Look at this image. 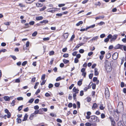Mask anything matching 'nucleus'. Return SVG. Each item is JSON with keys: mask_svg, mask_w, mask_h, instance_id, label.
Masks as SVG:
<instances>
[{"mask_svg": "<svg viewBox=\"0 0 126 126\" xmlns=\"http://www.w3.org/2000/svg\"><path fill=\"white\" fill-rule=\"evenodd\" d=\"M105 63L106 64V69L107 72H110L111 70L110 63L108 60H106Z\"/></svg>", "mask_w": 126, "mask_h": 126, "instance_id": "nucleus-1", "label": "nucleus"}, {"mask_svg": "<svg viewBox=\"0 0 126 126\" xmlns=\"http://www.w3.org/2000/svg\"><path fill=\"white\" fill-rule=\"evenodd\" d=\"M90 122H98L99 121V118L95 116H91L90 119L89 120Z\"/></svg>", "mask_w": 126, "mask_h": 126, "instance_id": "nucleus-2", "label": "nucleus"}, {"mask_svg": "<svg viewBox=\"0 0 126 126\" xmlns=\"http://www.w3.org/2000/svg\"><path fill=\"white\" fill-rule=\"evenodd\" d=\"M73 92H74L73 94V99L75 100L76 99V94L78 93L79 90L78 89H76L75 87H74L73 89Z\"/></svg>", "mask_w": 126, "mask_h": 126, "instance_id": "nucleus-3", "label": "nucleus"}, {"mask_svg": "<svg viewBox=\"0 0 126 126\" xmlns=\"http://www.w3.org/2000/svg\"><path fill=\"white\" fill-rule=\"evenodd\" d=\"M105 95L106 98H108L110 96L109 91L108 88H106L105 89Z\"/></svg>", "mask_w": 126, "mask_h": 126, "instance_id": "nucleus-4", "label": "nucleus"}, {"mask_svg": "<svg viewBox=\"0 0 126 126\" xmlns=\"http://www.w3.org/2000/svg\"><path fill=\"white\" fill-rule=\"evenodd\" d=\"M57 8H51L47 9V11L52 13H54L57 11Z\"/></svg>", "mask_w": 126, "mask_h": 126, "instance_id": "nucleus-5", "label": "nucleus"}, {"mask_svg": "<svg viewBox=\"0 0 126 126\" xmlns=\"http://www.w3.org/2000/svg\"><path fill=\"white\" fill-rule=\"evenodd\" d=\"M4 111L7 114V118H10L11 117V114L10 112H9L8 110L7 109H6Z\"/></svg>", "mask_w": 126, "mask_h": 126, "instance_id": "nucleus-6", "label": "nucleus"}, {"mask_svg": "<svg viewBox=\"0 0 126 126\" xmlns=\"http://www.w3.org/2000/svg\"><path fill=\"white\" fill-rule=\"evenodd\" d=\"M118 54L117 53H114L112 55V58L113 59L116 60L118 58Z\"/></svg>", "mask_w": 126, "mask_h": 126, "instance_id": "nucleus-7", "label": "nucleus"}, {"mask_svg": "<svg viewBox=\"0 0 126 126\" xmlns=\"http://www.w3.org/2000/svg\"><path fill=\"white\" fill-rule=\"evenodd\" d=\"M118 36L117 34H114L113 36L110 40V41H114L116 39Z\"/></svg>", "mask_w": 126, "mask_h": 126, "instance_id": "nucleus-8", "label": "nucleus"}, {"mask_svg": "<svg viewBox=\"0 0 126 126\" xmlns=\"http://www.w3.org/2000/svg\"><path fill=\"white\" fill-rule=\"evenodd\" d=\"M98 36H96L95 37H93L91 40L88 41V42H89L91 41H96L98 38Z\"/></svg>", "mask_w": 126, "mask_h": 126, "instance_id": "nucleus-9", "label": "nucleus"}, {"mask_svg": "<svg viewBox=\"0 0 126 126\" xmlns=\"http://www.w3.org/2000/svg\"><path fill=\"white\" fill-rule=\"evenodd\" d=\"M123 103L122 102H120L118 103L117 108H119L120 106L121 108H123Z\"/></svg>", "mask_w": 126, "mask_h": 126, "instance_id": "nucleus-10", "label": "nucleus"}, {"mask_svg": "<svg viewBox=\"0 0 126 126\" xmlns=\"http://www.w3.org/2000/svg\"><path fill=\"white\" fill-rule=\"evenodd\" d=\"M3 98L6 101H8L10 100V97L9 96H4L3 97Z\"/></svg>", "mask_w": 126, "mask_h": 126, "instance_id": "nucleus-11", "label": "nucleus"}, {"mask_svg": "<svg viewBox=\"0 0 126 126\" xmlns=\"http://www.w3.org/2000/svg\"><path fill=\"white\" fill-rule=\"evenodd\" d=\"M97 70L98 69L97 68H94V75L95 76H97L99 74V72Z\"/></svg>", "mask_w": 126, "mask_h": 126, "instance_id": "nucleus-12", "label": "nucleus"}, {"mask_svg": "<svg viewBox=\"0 0 126 126\" xmlns=\"http://www.w3.org/2000/svg\"><path fill=\"white\" fill-rule=\"evenodd\" d=\"M97 105L96 103H94L92 107V109L93 110L96 109L97 108Z\"/></svg>", "mask_w": 126, "mask_h": 126, "instance_id": "nucleus-13", "label": "nucleus"}, {"mask_svg": "<svg viewBox=\"0 0 126 126\" xmlns=\"http://www.w3.org/2000/svg\"><path fill=\"white\" fill-rule=\"evenodd\" d=\"M41 110V109H40L39 110H35L34 111V113H34V114L35 115L38 114V113L39 114H41V113L39 111Z\"/></svg>", "mask_w": 126, "mask_h": 126, "instance_id": "nucleus-14", "label": "nucleus"}, {"mask_svg": "<svg viewBox=\"0 0 126 126\" xmlns=\"http://www.w3.org/2000/svg\"><path fill=\"white\" fill-rule=\"evenodd\" d=\"M43 17L42 16H39L36 17V19L37 20H41L43 19Z\"/></svg>", "mask_w": 126, "mask_h": 126, "instance_id": "nucleus-15", "label": "nucleus"}, {"mask_svg": "<svg viewBox=\"0 0 126 126\" xmlns=\"http://www.w3.org/2000/svg\"><path fill=\"white\" fill-rule=\"evenodd\" d=\"M82 80L81 79L78 81L77 84L79 86H80L82 84Z\"/></svg>", "mask_w": 126, "mask_h": 126, "instance_id": "nucleus-16", "label": "nucleus"}, {"mask_svg": "<svg viewBox=\"0 0 126 126\" xmlns=\"http://www.w3.org/2000/svg\"><path fill=\"white\" fill-rule=\"evenodd\" d=\"M125 117H122L123 120L124 122L125 125L126 126V115H125Z\"/></svg>", "mask_w": 126, "mask_h": 126, "instance_id": "nucleus-17", "label": "nucleus"}, {"mask_svg": "<svg viewBox=\"0 0 126 126\" xmlns=\"http://www.w3.org/2000/svg\"><path fill=\"white\" fill-rule=\"evenodd\" d=\"M104 16H99L98 17H95V19L96 20H97L103 18H104Z\"/></svg>", "mask_w": 126, "mask_h": 126, "instance_id": "nucleus-18", "label": "nucleus"}, {"mask_svg": "<svg viewBox=\"0 0 126 126\" xmlns=\"http://www.w3.org/2000/svg\"><path fill=\"white\" fill-rule=\"evenodd\" d=\"M35 115L34 113H32V114L30 117L29 119L30 120H32L33 119V118L34 117Z\"/></svg>", "mask_w": 126, "mask_h": 126, "instance_id": "nucleus-19", "label": "nucleus"}, {"mask_svg": "<svg viewBox=\"0 0 126 126\" xmlns=\"http://www.w3.org/2000/svg\"><path fill=\"white\" fill-rule=\"evenodd\" d=\"M90 38H88L87 37H85L83 38V41L86 43L87 42V40Z\"/></svg>", "mask_w": 126, "mask_h": 126, "instance_id": "nucleus-20", "label": "nucleus"}, {"mask_svg": "<svg viewBox=\"0 0 126 126\" xmlns=\"http://www.w3.org/2000/svg\"><path fill=\"white\" fill-rule=\"evenodd\" d=\"M111 56V55L110 53H108L106 55V58L107 59H109L110 57Z\"/></svg>", "mask_w": 126, "mask_h": 126, "instance_id": "nucleus-21", "label": "nucleus"}, {"mask_svg": "<svg viewBox=\"0 0 126 126\" xmlns=\"http://www.w3.org/2000/svg\"><path fill=\"white\" fill-rule=\"evenodd\" d=\"M28 117V116L27 115V114H26L24 116V119L22 120V121H24L27 120Z\"/></svg>", "mask_w": 126, "mask_h": 126, "instance_id": "nucleus-22", "label": "nucleus"}, {"mask_svg": "<svg viewBox=\"0 0 126 126\" xmlns=\"http://www.w3.org/2000/svg\"><path fill=\"white\" fill-rule=\"evenodd\" d=\"M48 22V21L47 20H43V21H41L40 22V23H46Z\"/></svg>", "mask_w": 126, "mask_h": 126, "instance_id": "nucleus-23", "label": "nucleus"}, {"mask_svg": "<svg viewBox=\"0 0 126 126\" xmlns=\"http://www.w3.org/2000/svg\"><path fill=\"white\" fill-rule=\"evenodd\" d=\"M121 46L120 44H118L115 47V48L116 49H119L121 48Z\"/></svg>", "mask_w": 126, "mask_h": 126, "instance_id": "nucleus-24", "label": "nucleus"}, {"mask_svg": "<svg viewBox=\"0 0 126 126\" xmlns=\"http://www.w3.org/2000/svg\"><path fill=\"white\" fill-rule=\"evenodd\" d=\"M83 22L82 21H79L78 23H77L76 25L77 26H79L81 24H83Z\"/></svg>", "mask_w": 126, "mask_h": 126, "instance_id": "nucleus-25", "label": "nucleus"}, {"mask_svg": "<svg viewBox=\"0 0 126 126\" xmlns=\"http://www.w3.org/2000/svg\"><path fill=\"white\" fill-rule=\"evenodd\" d=\"M35 0H26V3H31L32 2Z\"/></svg>", "mask_w": 126, "mask_h": 126, "instance_id": "nucleus-26", "label": "nucleus"}, {"mask_svg": "<svg viewBox=\"0 0 126 126\" xmlns=\"http://www.w3.org/2000/svg\"><path fill=\"white\" fill-rule=\"evenodd\" d=\"M63 35L64 36V37L65 38H67L68 36V33H64Z\"/></svg>", "mask_w": 126, "mask_h": 126, "instance_id": "nucleus-27", "label": "nucleus"}, {"mask_svg": "<svg viewBox=\"0 0 126 126\" xmlns=\"http://www.w3.org/2000/svg\"><path fill=\"white\" fill-rule=\"evenodd\" d=\"M11 23L10 22H7L4 23V24L6 26H9Z\"/></svg>", "mask_w": 126, "mask_h": 126, "instance_id": "nucleus-28", "label": "nucleus"}, {"mask_svg": "<svg viewBox=\"0 0 126 126\" xmlns=\"http://www.w3.org/2000/svg\"><path fill=\"white\" fill-rule=\"evenodd\" d=\"M63 62L64 63H68L69 61V60H66L65 59H63Z\"/></svg>", "mask_w": 126, "mask_h": 126, "instance_id": "nucleus-29", "label": "nucleus"}, {"mask_svg": "<svg viewBox=\"0 0 126 126\" xmlns=\"http://www.w3.org/2000/svg\"><path fill=\"white\" fill-rule=\"evenodd\" d=\"M36 6L38 7H41L42 6V4H41L39 3H36Z\"/></svg>", "mask_w": 126, "mask_h": 126, "instance_id": "nucleus-30", "label": "nucleus"}, {"mask_svg": "<svg viewBox=\"0 0 126 126\" xmlns=\"http://www.w3.org/2000/svg\"><path fill=\"white\" fill-rule=\"evenodd\" d=\"M105 24V23L102 21H101L100 23H98V24L99 26L104 25Z\"/></svg>", "mask_w": 126, "mask_h": 126, "instance_id": "nucleus-31", "label": "nucleus"}, {"mask_svg": "<svg viewBox=\"0 0 126 126\" xmlns=\"http://www.w3.org/2000/svg\"><path fill=\"white\" fill-rule=\"evenodd\" d=\"M46 75L45 74H43L41 77V79L42 80H45L44 79L45 78Z\"/></svg>", "mask_w": 126, "mask_h": 126, "instance_id": "nucleus-32", "label": "nucleus"}, {"mask_svg": "<svg viewBox=\"0 0 126 126\" xmlns=\"http://www.w3.org/2000/svg\"><path fill=\"white\" fill-rule=\"evenodd\" d=\"M63 78H61L60 77H58L56 79V81H58L59 80H61L62 79H63Z\"/></svg>", "mask_w": 126, "mask_h": 126, "instance_id": "nucleus-33", "label": "nucleus"}, {"mask_svg": "<svg viewBox=\"0 0 126 126\" xmlns=\"http://www.w3.org/2000/svg\"><path fill=\"white\" fill-rule=\"evenodd\" d=\"M37 34V32L35 31L32 34V36H35Z\"/></svg>", "mask_w": 126, "mask_h": 126, "instance_id": "nucleus-34", "label": "nucleus"}, {"mask_svg": "<svg viewBox=\"0 0 126 126\" xmlns=\"http://www.w3.org/2000/svg\"><path fill=\"white\" fill-rule=\"evenodd\" d=\"M19 6L22 7H25V6L24 4L22 3H20L19 4Z\"/></svg>", "mask_w": 126, "mask_h": 126, "instance_id": "nucleus-35", "label": "nucleus"}, {"mask_svg": "<svg viewBox=\"0 0 126 126\" xmlns=\"http://www.w3.org/2000/svg\"><path fill=\"white\" fill-rule=\"evenodd\" d=\"M46 8V6H44L43 7V8L40 9V11H44V10Z\"/></svg>", "mask_w": 126, "mask_h": 126, "instance_id": "nucleus-36", "label": "nucleus"}, {"mask_svg": "<svg viewBox=\"0 0 126 126\" xmlns=\"http://www.w3.org/2000/svg\"><path fill=\"white\" fill-rule=\"evenodd\" d=\"M17 99L18 100H22L23 99V98L22 97H19L17 98Z\"/></svg>", "mask_w": 126, "mask_h": 126, "instance_id": "nucleus-37", "label": "nucleus"}, {"mask_svg": "<svg viewBox=\"0 0 126 126\" xmlns=\"http://www.w3.org/2000/svg\"><path fill=\"white\" fill-rule=\"evenodd\" d=\"M80 46L79 44L78 45L76 46V47L74 48V50H76Z\"/></svg>", "mask_w": 126, "mask_h": 126, "instance_id": "nucleus-38", "label": "nucleus"}, {"mask_svg": "<svg viewBox=\"0 0 126 126\" xmlns=\"http://www.w3.org/2000/svg\"><path fill=\"white\" fill-rule=\"evenodd\" d=\"M16 101L15 100H13L12 102L11 103V106H14L15 105V102Z\"/></svg>", "mask_w": 126, "mask_h": 126, "instance_id": "nucleus-39", "label": "nucleus"}, {"mask_svg": "<svg viewBox=\"0 0 126 126\" xmlns=\"http://www.w3.org/2000/svg\"><path fill=\"white\" fill-rule=\"evenodd\" d=\"M101 118L102 119L104 118L105 117V115L103 113H102L101 114Z\"/></svg>", "mask_w": 126, "mask_h": 126, "instance_id": "nucleus-40", "label": "nucleus"}, {"mask_svg": "<svg viewBox=\"0 0 126 126\" xmlns=\"http://www.w3.org/2000/svg\"><path fill=\"white\" fill-rule=\"evenodd\" d=\"M34 99L33 98L31 99L28 101V102L30 103H32L34 101Z\"/></svg>", "mask_w": 126, "mask_h": 126, "instance_id": "nucleus-41", "label": "nucleus"}, {"mask_svg": "<svg viewBox=\"0 0 126 126\" xmlns=\"http://www.w3.org/2000/svg\"><path fill=\"white\" fill-rule=\"evenodd\" d=\"M23 105H21V106H19L18 108V111H20L22 110L23 108Z\"/></svg>", "mask_w": 126, "mask_h": 126, "instance_id": "nucleus-42", "label": "nucleus"}, {"mask_svg": "<svg viewBox=\"0 0 126 126\" xmlns=\"http://www.w3.org/2000/svg\"><path fill=\"white\" fill-rule=\"evenodd\" d=\"M77 105L78 106V108H79L80 107V102L79 101H77Z\"/></svg>", "mask_w": 126, "mask_h": 126, "instance_id": "nucleus-43", "label": "nucleus"}, {"mask_svg": "<svg viewBox=\"0 0 126 126\" xmlns=\"http://www.w3.org/2000/svg\"><path fill=\"white\" fill-rule=\"evenodd\" d=\"M68 56H69L68 54L67 53V54H64L63 55V56L64 57L66 58V57H68Z\"/></svg>", "mask_w": 126, "mask_h": 126, "instance_id": "nucleus-44", "label": "nucleus"}, {"mask_svg": "<svg viewBox=\"0 0 126 126\" xmlns=\"http://www.w3.org/2000/svg\"><path fill=\"white\" fill-rule=\"evenodd\" d=\"M100 109L102 110H103L104 109V107H103V105H101L99 107Z\"/></svg>", "mask_w": 126, "mask_h": 126, "instance_id": "nucleus-45", "label": "nucleus"}, {"mask_svg": "<svg viewBox=\"0 0 126 126\" xmlns=\"http://www.w3.org/2000/svg\"><path fill=\"white\" fill-rule=\"evenodd\" d=\"M79 62V60L77 58H76L74 59V62L75 63H77Z\"/></svg>", "mask_w": 126, "mask_h": 126, "instance_id": "nucleus-46", "label": "nucleus"}, {"mask_svg": "<svg viewBox=\"0 0 126 126\" xmlns=\"http://www.w3.org/2000/svg\"><path fill=\"white\" fill-rule=\"evenodd\" d=\"M10 56L12 57V58L14 60H15L16 59V58L15 56H13L12 55H10Z\"/></svg>", "mask_w": 126, "mask_h": 126, "instance_id": "nucleus-47", "label": "nucleus"}, {"mask_svg": "<svg viewBox=\"0 0 126 126\" xmlns=\"http://www.w3.org/2000/svg\"><path fill=\"white\" fill-rule=\"evenodd\" d=\"M27 61H24L22 63V65L23 66H24L27 64Z\"/></svg>", "mask_w": 126, "mask_h": 126, "instance_id": "nucleus-48", "label": "nucleus"}, {"mask_svg": "<svg viewBox=\"0 0 126 126\" xmlns=\"http://www.w3.org/2000/svg\"><path fill=\"white\" fill-rule=\"evenodd\" d=\"M49 39V38L48 37L47 38H43V40L44 41H46L47 40H48Z\"/></svg>", "mask_w": 126, "mask_h": 126, "instance_id": "nucleus-49", "label": "nucleus"}, {"mask_svg": "<svg viewBox=\"0 0 126 126\" xmlns=\"http://www.w3.org/2000/svg\"><path fill=\"white\" fill-rule=\"evenodd\" d=\"M85 125L86 126H91L92 125L89 123H87L85 124Z\"/></svg>", "mask_w": 126, "mask_h": 126, "instance_id": "nucleus-50", "label": "nucleus"}, {"mask_svg": "<svg viewBox=\"0 0 126 126\" xmlns=\"http://www.w3.org/2000/svg\"><path fill=\"white\" fill-rule=\"evenodd\" d=\"M43 81L41 83V85H42L45 84V82H46V80H42Z\"/></svg>", "mask_w": 126, "mask_h": 126, "instance_id": "nucleus-51", "label": "nucleus"}, {"mask_svg": "<svg viewBox=\"0 0 126 126\" xmlns=\"http://www.w3.org/2000/svg\"><path fill=\"white\" fill-rule=\"evenodd\" d=\"M67 50V47H65L63 48L62 49V51L63 52H66Z\"/></svg>", "mask_w": 126, "mask_h": 126, "instance_id": "nucleus-52", "label": "nucleus"}, {"mask_svg": "<svg viewBox=\"0 0 126 126\" xmlns=\"http://www.w3.org/2000/svg\"><path fill=\"white\" fill-rule=\"evenodd\" d=\"M112 35L111 34L107 36V38H108V39H111L112 38Z\"/></svg>", "mask_w": 126, "mask_h": 126, "instance_id": "nucleus-53", "label": "nucleus"}, {"mask_svg": "<svg viewBox=\"0 0 126 126\" xmlns=\"http://www.w3.org/2000/svg\"><path fill=\"white\" fill-rule=\"evenodd\" d=\"M84 93L83 91H81L80 92V96H82L83 95Z\"/></svg>", "mask_w": 126, "mask_h": 126, "instance_id": "nucleus-54", "label": "nucleus"}, {"mask_svg": "<svg viewBox=\"0 0 126 126\" xmlns=\"http://www.w3.org/2000/svg\"><path fill=\"white\" fill-rule=\"evenodd\" d=\"M50 115L53 117H55L56 116V115L53 113H51L50 114Z\"/></svg>", "mask_w": 126, "mask_h": 126, "instance_id": "nucleus-55", "label": "nucleus"}, {"mask_svg": "<svg viewBox=\"0 0 126 126\" xmlns=\"http://www.w3.org/2000/svg\"><path fill=\"white\" fill-rule=\"evenodd\" d=\"M60 85V83H55V86L56 87H58Z\"/></svg>", "mask_w": 126, "mask_h": 126, "instance_id": "nucleus-56", "label": "nucleus"}, {"mask_svg": "<svg viewBox=\"0 0 126 126\" xmlns=\"http://www.w3.org/2000/svg\"><path fill=\"white\" fill-rule=\"evenodd\" d=\"M96 87V85L95 84L93 83L92 85V88L93 89H95Z\"/></svg>", "mask_w": 126, "mask_h": 126, "instance_id": "nucleus-57", "label": "nucleus"}, {"mask_svg": "<svg viewBox=\"0 0 126 126\" xmlns=\"http://www.w3.org/2000/svg\"><path fill=\"white\" fill-rule=\"evenodd\" d=\"M105 36V34H101L100 36V37L102 38L104 37Z\"/></svg>", "mask_w": 126, "mask_h": 126, "instance_id": "nucleus-58", "label": "nucleus"}, {"mask_svg": "<svg viewBox=\"0 0 126 126\" xmlns=\"http://www.w3.org/2000/svg\"><path fill=\"white\" fill-rule=\"evenodd\" d=\"M93 76V74H91L89 75V79H91L92 78Z\"/></svg>", "mask_w": 126, "mask_h": 126, "instance_id": "nucleus-59", "label": "nucleus"}, {"mask_svg": "<svg viewBox=\"0 0 126 126\" xmlns=\"http://www.w3.org/2000/svg\"><path fill=\"white\" fill-rule=\"evenodd\" d=\"M65 5V4H59L58 5V6L59 7H61L64 6Z\"/></svg>", "mask_w": 126, "mask_h": 126, "instance_id": "nucleus-60", "label": "nucleus"}, {"mask_svg": "<svg viewBox=\"0 0 126 126\" xmlns=\"http://www.w3.org/2000/svg\"><path fill=\"white\" fill-rule=\"evenodd\" d=\"M97 78L96 77H94L93 78V81L94 82L96 81H97Z\"/></svg>", "mask_w": 126, "mask_h": 126, "instance_id": "nucleus-61", "label": "nucleus"}, {"mask_svg": "<svg viewBox=\"0 0 126 126\" xmlns=\"http://www.w3.org/2000/svg\"><path fill=\"white\" fill-rule=\"evenodd\" d=\"M57 122L61 123L62 122V120L60 119H57L56 120Z\"/></svg>", "mask_w": 126, "mask_h": 126, "instance_id": "nucleus-62", "label": "nucleus"}, {"mask_svg": "<svg viewBox=\"0 0 126 126\" xmlns=\"http://www.w3.org/2000/svg\"><path fill=\"white\" fill-rule=\"evenodd\" d=\"M54 53V52L53 51H51L49 53V55H53Z\"/></svg>", "mask_w": 126, "mask_h": 126, "instance_id": "nucleus-63", "label": "nucleus"}, {"mask_svg": "<svg viewBox=\"0 0 126 126\" xmlns=\"http://www.w3.org/2000/svg\"><path fill=\"white\" fill-rule=\"evenodd\" d=\"M84 50L82 49H80L79 51V52L81 53H83L84 52Z\"/></svg>", "mask_w": 126, "mask_h": 126, "instance_id": "nucleus-64", "label": "nucleus"}]
</instances>
